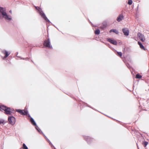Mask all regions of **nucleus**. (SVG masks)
<instances>
[{"label": "nucleus", "mask_w": 149, "mask_h": 149, "mask_svg": "<svg viewBox=\"0 0 149 149\" xmlns=\"http://www.w3.org/2000/svg\"><path fill=\"white\" fill-rule=\"evenodd\" d=\"M107 40L109 42L114 45H117V41L116 40L113 39L111 38H109Z\"/></svg>", "instance_id": "1a4fd4ad"}, {"label": "nucleus", "mask_w": 149, "mask_h": 149, "mask_svg": "<svg viewBox=\"0 0 149 149\" xmlns=\"http://www.w3.org/2000/svg\"><path fill=\"white\" fill-rule=\"evenodd\" d=\"M138 44L139 45L140 48L142 49L145 50L146 49L141 44V43L139 41L138 42Z\"/></svg>", "instance_id": "4468645a"}, {"label": "nucleus", "mask_w": 149, "mask_h": 149, "mask_svg": "<svg viewBox=\"0 0 149 149\" xmlns=\"http://www.w3.org/2000/svg\"><path fill=\"white\" fill-rule=\"evenodd\" d=\"M8 120L10 123L12 125H13L15 122V118L13 116H9Z\"/></svg>", "instance_id": "0eeeda50"}, {"label": "nucleus", "mask_w": 149, "mask_h": 149, "mask_svg": "<svg viewBox=\"0 0 149 149\" xmlns=\"http://www.w3.org/2000/svg\"><path fill=\"white\" fill-rule=\"evenodd\" d=\"M30 121L31 123H32V124L34 126H35V128L36 129L38 130V132H40V129H39V128L36 125V123L35 122V121H34V120L33 118H32L31 117H30Z\"/></svg>", "instance_id": "6e6552de"}, {"label": "nucleus", "mask_w": 149, "mask_h": 149, "mask_svg": "<svg viewBox=\"0 0 149 149\" xmlns=\"http://www.w3.org/2000/svg\"><path fill=\"white\" fill-rule=\"evenodd\" d=\"M106 27V25H103V27H102V28H105Z\"/></svg>", "instance_id": "5701e85b"}, {"label": "nucleus", "mask_w": 149, "mask_h": 149, "mask_svg": "<svg viewBox=\"0 0 149 149\" xmlns=\"http://www.w3.org/2000/svg\"><path fill=\"white\" fill-rule=\"evenodd\" d=\"M44 45L49 49L52 48V47L51 45L49 39L45 40L44 42Z\"/></svg>", "instance_id": "20e7f679"}, {"label": "nucleus", "mask_w": 149, "mask_h": 149, "mask_svg": "<svg viewBox=\"0 0 149 149\" xmlns=\"http://www.w3.org/2000/svg\"><path fill=\"white\" fill-rule=\"evenodd\" d=\"M36 9L38 10V11L39 12V13H40V15H41V17H42L45 19L47 21L49 22V20L48 19L47 17L45 16V14L43 13V12L41 11V9L39 7H36Z\"/></svg>", "instance_id": "7ed1b4c3"}, {"label": "nucleus", "mask_w": 149, "mask_h": 149, "mask_svg": "<svg viewBox=\"0 0 149 149\" xmlns=\"http://www.w3.org/2000/svg\"><path fill=\"white\" fill-rule=\"evenodd\" d=\"M1 109L5 111L6 113L7 114H11L13 111L12 109H11L10 108H7L3 105L0 106V110Z\"/></svg>", "instance_id": "f03ea898"}, {"label": "nucleus", "mask_w": 149, "mask_h": 149, "mask_svg": "<svg viewBox=\"0 0 149 149\" xmlns=\"http://www.w3.org/2000/svg\"><path fill=\"white\" fill-rule=\"evenodd\" d=\"M117 55L120 57H121L122 55V53L120 52H117Z\"/></svg>", "instance_id": "6ab92c4d"}, {"label": "nucleus", "mask_w": 149, "mask_h": 149, "mask_svg": "<svg viewBox=\"0 0 149 149\" xmlns=\"http://www.w3.org/2000/svg\"><path fill=\"white\" fill-rule=\"evenodd\" d=\"M0 12L1 14L3 17L6 20L10 21L12 18L11 16L8 15L6 12L5 9L2 7H0Z\"/></svg>", "instance_id": "f257e3e1"}, {"label": "nucleus", "mask_w": 149, "mask_h": 149, "mask_svg": "<svg viewBox=\"0 0 149 149\" xmlns=\"http://www.w3.org/2000/svg\"><path fill=\"white\" fill-rule=\"evenodd\" d=\"M49 143H50V144H51V143H50V142H49Z\"/></svg>", "instance_id": "393cba45"}, {"label": "nucleus", "mask_w": 149, "mask_h": 149, "mask_svg": "<svg viewBox=\"0 0 149 149\" xmlns=\"http://www.w3.org/2000/svg\"><path fill=\"white\" fill-rule=\"evenodd\" d=\"M122 31L125 35L128 36L129 35V31L127 28H124Z\"/></svg>", "instance_id": "9d476101"}, {"label": "nucleus", "mask_w": 149, "mask_h": 149, "mask_svg": "<svg viewBox=\"0 0 149 149\" xmlns=\"http://www.w3.org/2000/svg\"><path fill=\"white\" fill-rule=\"evenodd\" d=\"M84 139L88 143H90L93 140V139L89 136H85Z\"/></svg>", "instance_id": "f8f14e48"}, {"label": "nucleus", "mask_w": 149, "mask_h": 149, "mask_svg": "<svg viewBox=\"0 0 149 149\" xmlns=\"http://www.w3.org/2000/svg\"><path fill=\"white\" fill-rule=\"evenodd\" d=\"M142 77V76L139 74H137L136 75V79H140Z\"/></svg>", "instance_id": "dca6fc26"}, {"label": "nucleus", "mask_w": 149, "mask_h": 149, "mask_svg": "<svg viewBox=\"0 0 149 149\" xmlns=\"http://www.w3.org/2000/svg\"><path fill=\"white\" fill-rule=\"evenodd\" d=\"M112 32L115 33L116 34H118V32L116 29H111L109 31L110 33H111Z\"/></svg>", "instance_id": "2eb2a0df"}, {"label": "nucleus", "mask_w": 149, "mask_h": 149, "mask_svg": "<svg viewBox=\"0 0 149 149\" xmlns=\"http://www.w3.org/2000/svg\"><path fill=\"white\" fill-rule=\"evenodd\" d=\"M95 33L96 34H99L100 33V31L99 30H96L95 31Z\"/></svg>", "instance_id": "a211bd4d"}, {"label": "nucleus", "mask_w": 149, "mask_h": 149, "mask_svg": "<svg viewBox=\"0 0 149 149\" xmlns=\"http://www.w3.org/2000/svg\"><path fill=\"white\" fill-rule=\"evenodd\" d=\"M23 148H24V149H28L27 147L24 143L23 144Z\"/></svg>", "instance_id": "412c9836"}, {"label": "nucleus", "mask_w": 149, "mask_h": 149, "mask_svg": "<svg viewBox=\"0 0 149 149\" xmlns=\"http://www.w3.org/2000/svg\"><path fill=\"white\" fill-rule=\"evenodd\" d=\"M2 52L5 55V56L4 57L5 58H6L10 54V52H8L6 50L3 51Z\"/></svg>", "instance_id": "ddd939ff"}, {"label": "nucleus", "mask_w": 149, "mask_h": 149, "mask_svg": "<svg viewBox=\"0 0 149 149\" xmlns=\"http://www.w3.org/2000/svg\"><path fill=\"white\" fill-rule=\"evenodd\" d=\"M124 18V16L122 14H120L117 17L116 20L118 22L121 21Z\"/></svg>", "instance_id": "9b49d317"}, {"label": "nucleus", "mask_w": 149, "mask_h": 149, "mask_svg": "<svg viewBox=\"0 0 149 149\" xmlns=\"http://www.w3.org/2000/svg\"><path fill=\"white\" fill-rule=\"evenodd\" d=\"M132 0H129L128 2V4L129 5H131L132 4Z\"/></svg>", "instance_id": "aec40b11"}, {"label": "nucleus", "mask_w": 149, "mask_h": 149, "mask_svg": "<svg viewBox=\"0 0 149 149\" xmlns=\"http://www.w3.org/2000/svg\"><path fill=\"white\" fill-rule=\"evenodd\" d=\"M0 124H4V120H0Z\"/></svg>", "instance_id": "4be33fe9"}, {"label": "nucleus", "mask_w": 149, "mask_h": 149, "mask_svg": "<svg viewBox=\"0 0 149 149\" xmlns=\"http://www.w3.org/2000/svg\"><path fill=\"white\" fill-rule=\"evenodd\" d=\"M148 143L147 141H144L143 143V144L145 147H146Z\"/></svg>", "instance_id": "f3484780"}, {"label": "nucleus", "mask_w": 149, "mask_h": 149, "mask_svg": "<svg viewBox=\"0 0 149 149\" xmlns=\"http://www.w3.org/2000/svg\"><path fill=\"white\" fill-rule=\"evenodd\" d=\"M17 111L19 112L21 114L24 115H26L29 116V115L28 114V112L26 110H21L20 109H16Z\"/></svg>", "instance_id": "39448f33"}, {"label": "nucleus", "mask_w": 149, "mask_h": 149, "mask_svg": "<svg viewBox=\"0 0 149 149\" xmlns=\"http://www.w3.org/2000/svg\"><path fill=\"white\" fill-rule=\"evenodd\" d=\"M137 36L141 41L143 42L145 40V39L144 36L140 33H137Z\"/></svg>", "instance_id": "423d86ee"}, {"label": "nucleus", "mask_w": 149, "mask_h": 149, "mask_svg": "<svg viewBox=\"0 0 149 149\" xmlns=\"http://www.w3.org/2000/svg\"><path fill=\"white\" fill-rule=\"evenodd\" d=\"M9 12H10V13H12V11H11V10H10V11H9Z\"/></svg>", "instance_id": "b1692460"}]
</instances>
